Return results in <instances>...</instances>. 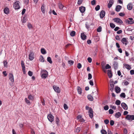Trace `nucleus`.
Listing matches in <instances>:
<instances>
[{
	"label": "nucleus",
	"mask_w": 134,
	"mask_h": 134,
	"mask_svg": "<svg viewBox=\"0 0 134 134\" xmlns=\"http://www.w3.org/2000/svg\"><path fill=\"white\" fill-rule=\"evenodd\" d=\"M125 118L130 121L134 120V115H127L125 117Z\"/></svg>",
	"instance_id": "nucleus-1"
},
{
	"label": "nucleus",
	"mask_w": 134,
	"mask_h": 134,
	"mask_svg": "<svg viewBox=\"0 0 134 134\" xmlns=\"http://www.w3.org/2000/svg\"><path fill=\"white\" fill-rule=\"evenodd\" d=\"M19 1H16L14 3L13 7L15 9H20V7L19 5Z\"/></svg>",
	"instance_id": "nucleus-2"
},
{
	"label": "nucleus",
	"mask_w": 134,
	"mask_h": 134,
	"mask_svg": "<svg viewBox=\"0 0 134 134\" xmlns=\"http://www.w3.org/2000/svg\"><path fill=\"white\" fill-rule=\"evenodd\" d=\"M126 22L129 24H132L133 23L134 21L133 19L132 18H128V19L126 20Z\"/></svg>",
	"instance_id": "nucleus-3"
},
{
	"label": "nucleus",
	"mask_w": 134,
	"mask_h": 134,
	"mask_svg": "<svg viewBox=\"0 0 134 134\" xmlns=\"http://www.w3.org/2000/svg\"><path fill=\"white\" fill-rule=\"evenodd\" d=\"M113 20L115 22L119 24H122L123 23V22L122 20L119 18H114Z\"/></svg>",
	"instance_id": "nucleus-4"
},
{
	"label": "nucleus",
	"mask_w": 134,
	"mask_h": 134,
	"mask_svg": "<svg viewBox=\"0 0 134 134\" xmlns=\"http://www.w3.org/2000/svg\"><path fill=\"white\" fill-rule=\"evenodd\" d=\"M43 72L44 73H42L41 75V77L43 79H45L48 76V72L47 71L44 70H43L42 72Z\"/></svg>",
	"instance_id": "nucleus-5"
},
{
	"label": "nucleus",
	"mask_w": 134,
	"mask_h": 134,
	"mask_svg": "<svg viewBox=\"0 0 134 134\" xmlns=\"http://www.w3.org/2000/svg\"><path fill=\"white\" fill-rule=\"evenodd\" d=\"M47 118L49 121L51 122H52L54 120V117L51 114H48L47 116Z\"/></svg>",
	"instance_id": "nucleus-6"
},
{
	"label": "nucleus",
	"mask_w": 134,
	"mask_h": 134,
	"mask_svg": "<svg viewBox=\"0 0 134 134\" xmlns=\"http://www.w3.org/2000/svg\"><path fill=\"white\" fill-rule=\"evenodd\" d=\"M53 87L55 92L58 93L60 92V90L58 87L54 85L53 86Z\"/></svg>",
	"instance_id": "nucleus-7"
},
{
	"label": "nucleus",
	"mask_w": 134,
	"mask_h": 134,
	"mask_svg": "<svg viewBox=\"0 0 134 134\" xmlns=\"http://www.w3.org/2000/svg\"><path fill=\"white\" fill-rule=\"evenodd\" d=\"M9 79L12 82H14V80L13 74L12 73H10L9 74Z\"/></svg>",
	"instance_id": "nucleus-8"
},
{
	"label": "nucleus",
	"mask_w": 134,
	"mask_h": 134,
	"mask_svg": "<svg viewBox=\"0 0 134 134\" xmlns=\"http://www.w3.org/2000/svg\"><path fill=\"white\" fill-rule=\"evenodd\" d=\"M58 6L59 8L60 9L63 10H65L66 9V7L64 6L61 3H59L58 4Z\"/></svg>",
	"instance_id": "nucleus-9"
},
{
	"label": "nucleus",
	"mask_w": 134,
	"mask_h": 134,
	"mask_svg": "<svg viewBox=\"0 0 134 134\" xmlns=\"http://www.w3.org/2000/svg\"><path fill=\"white\" fill-rule=\"evenodd\" d=\"M77 119L81 122H84L85 121L82 118L81 116V115H79L77 116Z\"/></svg>",
	"instance_id": "nucleus-10"
},
{
	"label": "nucleus",
	"mask_w": 134,
	"mask_h": 134,
	"mask_svg": "<svg viewBox=\"0 0 134 134\" xmlns=\"http://www.w3.org/2000/svg\"><path fill=\"white\" fill-rule=\"evenodd\" d=\"M89 115L90 118H92L93 117V111L92 109L91 108H90V109L88 111Z\"/></svg>",
	"instance_id": "nucleus-11"
},
{
	"label": "nucleus",
	"mask_w": 134,
	"mask_h": 134,
	"mask_svg": "<svg viewBox=\"0 0 134 134\" xmlns=\"http://www.w3.org/2000/svg\"><path fill=\"white\" fill-rule=\"evenodd\" d=\"M122 107L125 110L127 109L128 107L127 105L124 103H122L121 104Z\"/></svg>",
	"instance_id": "nucleus-12"
},
{
	"label": "nucleus",
	"mask_w": 134,
	"mask_h": 134,
	"mask_svg": "<svg viewBox=\"0 0 134 134\" xmlns=\"http://www.w3.org/2000/svg\"><path fill=\"white\" fill-rule=\"evenodd\" d=\"M34 53L32 52H31L29 54V59L30 60H32L34 59Z\"/></svg>",
	"instance_id": "nucleus-13"
},
{
	"label": "nucleus",
	"mask_w": 134,
	"mask_h": 134,
	"mask_svg": "<svg viewBox=\"0 0 134 134\" xmlns=\"http://www.w3.org/2000/svg\"><path fill=\"white\" fill-rule=\"evenodd\" d=\"M105 11L102 10L100 13V18L102 19L105 16Z\"/></svg>",
	"instance_id": "nucleus-14"
},
{
	"label": "nucleus",
	"mask_w": 134,
	"mask_h": 134,
	"mask_svg": "<svg viewBox=\"0 0 134 134\" xmlns=\"http://www.w3.org/2000/svg\"><path fill=\"white\" fill-rule=\"evenodd\" d=\"M121 41L123 44H125V45H126L127 44V41L126 38H122Z\"/></svg>",
	"instance_id": "nucleus-15"
},
{
	"label": "nucleus",
	"mask_w": 134,
	"mask_h": 134,
	"mask_svg": "<svg viewBox=\"0 0 134 134\" xmlns=\"http://www.w3.org/2000/svg\"><path fill=\"white\" fill-rule=\"evenodd\" d=\"M79 10L80 12L82 13L84 12L85 10V8L83 6H81L79 7Z\"/></svg>",
	"instance_id": "nucleus-16"
},
{
	"label": "nucleus",
	"mask_w": 134,
	"mask_h": 134,
	"mask_svg": "<svg viewBox=\"0 0 134 134\" xmlns=\"http://www.w3.org/2000/svg\"><path fill=\"white\" fill-rule=\"evenodd\" d=\"M113 66L115 69H117L118 67V64L117 62H114Z\"/></svg>",
	"instance_id": "nucleus-17"
},
{
	"label": "nucleus",
	"mask_w": 134,
	"mask_h": 134,
	"mask_svg": "<svg viewBox=\"0 0 134 134\" xmlns=\"http://www.w3.org/2000/svg\"><path fill=\"white\" fill-rule=\"evenodd\" d=\"M127 6V9L129 10H130L132 8L133 5L132 3H130L128 4Z\"/></svg>",
	"instance_id": "nucleus-18"
},
{
	"label": "nucleus",
	"mask_w": 134,
	"mask_h": 134,
	"mask_svg": "<svg viewBox=\"0 0 134 134\" xmlns=\"http://www.w3.org/2000/svg\"><path fill=\"white\" fill-rule=\"evenodd\" d=\"M124 66L127 69L130 70L131 68L130 65L127 64L125 63L124 64Z\"/></svg>",
	"instance_id": "nucleus-19"
},
{
	"label": "nucleus",
	"mask_w": 134,
	"mask_h": 134,
	"mask_svg": "<svg viewBox=\"0 0 134 134\" xmlns=\"http://www.w3.org/2000/svg\"><path fill=\"white\" fill-rule=\"evenodd\" d=\"M121 8V6L120 5H118L116 7L115 10L116 11L118 12L120 10Z\"/></svg>",
	"instance_id": "nucleus-20"
},
{
	"label": "nucleus",
	"mask_w": 134,
	"mask_h": 134,
	"mask_svg": "<svg viewBox=\"0 0 134 134\" xmlns=\"http://www.w3.org/2000/svg\"><path fill=\"white\" fill-rule=\"evenodd\" d=\"M4 13L6 14H8L9 13V8L7 7H5L4 9Z\"/></svg>",
	"instance_id": "nucleus-21"
},
{
	"label": "nucleus",
	"mask_w": 134,
	"mask_h": 134,
	"mask_svg": "<svg viewBox=\"0 0 134 134\" xmlns=\"http://www.w3.org/2000/svg\"><path fill=\"white\" fill-rule=\"evenodd\" d=\"M121 116V114L120 112H118L117 113H116L115 114V117L117 118H118L120 117Z\"/></svg>",
	"instance_id": "nucleus-22"
},
{
	"label": "nucleus",
	"mask_w": 134,
	"mask_h": 134,
	"mask_svg": "<svg viewBox=\"0 0 134 134\" xmlns=\"http://www.w3.org/2000/svg\"><path fill=\"white\" fill-rule=\"evenodd\" d=\"M81 37L82 40H84L86 39V36L84 33H82L81 35Z\"/></svg>",
	"instance_id": "nucleus-23"
},
{
	"label": "nucleus",
	"mask_w": 134,
	"mask_h": 134,
	"mask_svg": "<svg viewBox=\"0 0 134 134\" xmlns=\"http://www.w3.org/2000/svg\"><path fill=\"white\" fill-rule=\"evenodd\" d=\"M115 92L116 93H118L120 92V87H116L115 88Z\"/></svg>",
	"instance_id": "nucleus-24"
},
{
	"label": "nucleus",
	"mask_w": 134,
	"mask_h": 134,
	"mask_svg": "<svg viewBox=\"0 0 134 134\" xmlns=\"http://www.w3.org/2000/svg\"><path fill=\"white\" fill-rule=\"evenodd\" d=\"M108 75L109 78H111L112 76V73L111 71L110 70H108Z\"/></svg>",
	"instance_id": "nucleus-25"
},
{
	"label": "nucleus",
	"mask_w": 134,
	"mask_h": 134,
	"mask_svg": "<svg viewBox=\"0 0 134 134\" xmlns=\"http://www.w3.org/2000/svg\"><path fill=\"white\" fill-rule=\"evenodd\" d=\"M41 53L43 54H46V52L45 49L44 48H42L41 49Z\"/></svg>",
	"instance_id": "nucleus-26"
},
{
	"label": "nucleus",
	"mask_w": 134,
	"mask_h": 134,
	"mask_svg": "<svg viewBox=\"0 0 134 134\" xmlns=\"http://www.w3.org/2000/svg\"><path fill=\"white\" fill-rule=\"evenodd\" d=\"M87 98L88 99L91 101H92L93 100V97L90 95H88Z\"/></svg>",
	"instance_id": "nucleus-27"
},
{
	"label": "nucleus",
	"mask_w": 134,
	"mask_h": 134,
	"mask_svg": "<svg viewBox=\"0 0 134 134\" xmlns=\"http://www.w3.org/2000/svg\"><path fill=\"white\" fill-rule=\"evenodd\" d=\"M41 10L42 12L43 13H44L45 11L44 10V4H42L41 7Z\"/></svg>",
	"instance_id": "nucleus-28"
},
{
	"label": "nucleus",
	"mask_w": 134,
	"mask_h": 134,
	"mask_svg": "<svg viewBox=\"0 0 134 134\" xmlns=\"http://www.w3.org/2000/svg\"><path fill=\"white\" fill-rule=\"evenodd\" d=\"M77 90L78 91V93L80 94H81L82 93L81 89L80 87H78L77 88Z\"/></svg>",
	"instance_id": "nucleus-29"
},
{
	"label": "nucleus",
	"mask_w": 134,
	"mask_h": 134,
	"mask_svg": "<svg viewBox=\"0 0 134 134\" xmlns=\"http://www.w3.org/2000/svg\"><path fill=\"white\" fill-rule=\"evenodd\" d=\"M76 34L75 31H72L70 33V36L72 37H73L75 36Z\"/></svg>",
	"instance_id": "nucleus-30"
},
{
	"label": "nucleus",
	"mask_w": 134,
	"mask_h": 134,
	"mask_svg": "<svg viewBox=\"0 0 134 134\" xmlns=\"http://www.w3.org/2000/svg\"><path fill=\"white\" fill-rule=\"evenodd\" d=\"M28 98L29 100H33L34 99V97L33 96H32V95L30 94L29 96L28 97Z\"/></svg>",
	"instance_id": "nucleus-31"
},
{
	"label": "nucleus",
	"mask_w": 134,
	"mask_h": 134,
	"mask_svg": "<svg viewBox=\"0 0 134 134\" xmlns=\"http://www.w3.org/2000/svg\"><path fill=\"white\" fill-rule=\"evenodd\" d=\"M47 61L49 63L51 64L52 63L51 58L50 57H48L47 58Z\"/></svg>",
	"instance_id": "nucleus-32"
},
{
	"label": "nucleus",
	"mask_w": 134,
	"mask_h": 134,
	"mask_svg": "<svg viewBox=\"0 0 134 134\" xmlns=\"http://www.w3.org/2000/svg\"><path fill=\"white\" fill-rule=\"evenodd\" d=\"M39 60L40 62H44V60L43 57L42 55L40 56Z\"/></svg>",
	"instance_id": "nucleus-33"
},
{
	"label": "nucleus",
	"mask_w": 134,
	"mask_h": 134,
	"mask_svg": "<svg viewBox=\"0 0 134 134\" xmlns=\"http://www.w3.org/2000/svg\"><path fill=\"white\" fill-rule=\"evenodd\" d=\"M74 63L73 61L72 60H69L68 61V63L70 65H72Z\"/></svg>",
	"instance_id": "nucleus-34"
},
{
	"label": "nucleus",
	"mask_w": 134,
	"mask_h": 134,
	"mask_svg": "<svg viewBox=\"0 0 134 134\" xmlns=\"http://www.w3.org/2000/svg\"><path fill=\"white\" fill-rule=\"evenodd\" d=\"M110 27L112 28H114L115 26V25L113 23H110Z\"/></svg>",
	"instance_id": "nucleus-35"
},
{
	"label": "nucleus",
	"mask_w": 134,
	"mask_h": 134,
	"mask_svg": "<svg viewBox=\"0 0 134 134\" xmlns=\"http://www.w3.org/2000/svg\"><path fill=\"white\" fill-rule=\"evenodd\" d=\"M81 130V129L80 127H78L76 128L75 130V131L76 132H79Z\"/></svg>",
	"instance_id": "nucleus-36"
},
{
	"label": "nucleus",
	"mask_w": 134,
	"mask_h": 134,
	"mask_svg": "<svg viewBox=\"0 0 134 134\" xmlns=\"http://www.w3.org/2000/svg\"><path fill=\"white\" fill-rule=\"evenodd\" d=\"M101 132L102 134H107V132L104 130L103 129L101 131Z\"/></svg>",
	"instance_id": "nucleus-37"
},
{
	"label": "nucleus",
	"mask_w": 134,
	"mask_h": 134,
	"mask_svg": "<svg viewBox=\"0 0 134 134\" xmlns=\"http://www.w3.org/2000/svg\"><path fill=\"white\" fill-rule=\"evenodd\" d=\"M120 103L121 102L120 100H116L115 102V104L118 105H119L120 104Z\"/></svg>",
	"instance_id": "nucleus-38"
},
{
	"label": "nucleus",
	"mask_w": 134,
	"mask_h": 134,
	"mask_svg": "<svg viewBox=\"0 0 134 134\" xmlns=\"http://www.w3.org/2000/svg\"><path fill=\"white\" fill-rule=\"evenodd\" d=\"M105 64L106 63L105 62H104V61L102 62H101V65H102V68H105Z\"/></svg>",
	"instance_id": "nucleus-39"
},
{
	"label": "nucleus",
	"mask_w": 134,
	"mask_h": 134,
	"mask_svg": "<svg viewBox=\"0 0 134 134\" xmlns=\"http://www.w3.org/2000/svg\"><path fill=\"white\" fill-rule=\"evenodd\" d=\"M120 97H121L125 98V95L124 93H122L120 95Z\"/></svg>",
	"instance_id": "nucleus-40"
},
{
	"label": "nucleus",
	"mask_w": 134,
	"mask_h": 134,
	"mask_svg": "<svg viewBox=\"0 0 134 134\" xmlns=\"http://www.w3.org/2000/svg\"><path fill=\"white\" fill-rule=\"evenodd\" d=\"M102 31V27L100 26H99L97 28V31L98 32H100Z\"/></svg>",
	"instance_id": "nucleus-41"
},
{
	"label": "nucleus",
	"mask_w": 134,
	"mask_h": 134,
	"mask_svg": "<svg viewBox=\"0 0 134 134\" xmlns=\"http://www.w3.org/2000/svg\"><path fill=\"white\" fill-rule=\"evenodd\" d=\"M25 100L26 103L27 104H30V101L28 100L27 98H25Z\"/></svg>",
	"instance_id": "nucleus-42"
},
{
	"label": "nucleus",
	"mask_w": 134,
	"mask_h": 134,
	"mask_svg": "<svg viewBox=\"0 0 134 134\" xmlns=\"http://www.w3.org/2000/svg\"><path fill=\"white\" fill-rule=\"evenodd\" d=\"M100 8V6L99 5H97L95 8V10L97 11Z\"/></svg>",
	"instance_id": "nucleus-43"
},
{
	"label": "nucleus",
	"mask_w": 134,
	"mask_h": 134,
	"mask_svg": "<svg viewBox=\"0 0 134 134\" xmlns=\"http://www.w3.org/2000/svg\"><path fill=\"white\" fill-rule=\"evenodd\" d=\"M21 65L22 67V68H25V65L24 62L22 60L21 62Z\"/></svg>",
	"instance_id": "nucleus-44"
},
{
	"label": "nucleus",
	"mask_w": 134,
	"mask_h": 134,
	"mask_svg": "<svg viewBox=\"0 0 134 134\" xmlns=\"http://www.w3.org/2000/svg\"><path fill=\"white\" fill-rule=\"evenodd\" d=\"M105 68L106 69H109L111 68V66L108 64H107L105 66Z\"/></svg>",
	"instance_id": "nucleus-45"
},
{
	"label": "nucleus",
	"mask_w": 134,
	"mask_h": 134,
	"mask_svg": "<svg viewBox=\"0 0 134 134\" xmlns=\"http://www.w3.org/2000/svg\"><path fill=\"white\" fill-rule=\"evenodd\" d=\"M3 64L4 67H7V62L6 61L4 60L3 62Z\"/></svg>",
	"instance_id": "nucleus-46"
},
{
	"label": "nucleus",
	"mask_w": 134,
	"mask_h": 134,
	"mask_svg": "<svg viewBox=\"0 0 134 134\" xmlns=\"http://www.w3.org/2000/svg\"><path fill=\"white\" fill-rule=\"evenodd\" d=\"M83 0H78L77 2V4L79 5L81 4L82 3Z\"/></svg>",
	"instance_id": "nucleus-47"
},
{
	"label": "nucleus",
	"mask_w": 134,
	"mask_h": 134,
	"mask_svg": "<svg viewBox=\"0 0 134 134\" xmlns=\"http://www.w3.org/2000/svg\"><path fill=\"white\" fill-rule=\"evenodd\" d=\"M109 113L110 114H112L113 113L114 111L112 109H110L109 110Z\"/></svg>",
	"instance_id": "nucleus-48"
},
{
	"label": "nucleus",
	"mask_w": 134,
	"mask_h": 134,
	"mask_svg": "<svg viewBox=\"0 0 134 134\" xmlns=\"http://www.w3.org/2000/svg\"><path fill=\"white\" fill-rule=\"evenodd\" d=\"M64 107L65 110H66L68 109V107L67 105L65 104H64Z\"/></svg>",
	"instance_id": "nucleus-49"
},
{
	"label": "nucleus",
	"mask_w": 134,
	"mask_h": 134,
	"mask_svg": "<svg viewBox=\"0 0 134 134\" xmlns=\"http://www.w3.org/2000/svg\"><path fill=\"white\" fill-rule=\"evenodd\" d=\"M89 83L90 85L92 86H93V85L94 84H93V81L92 80H90V81L89 82Z\"/></svg>",
	"instance_id": "nucleus-50"
},
{
	"label": "nucleus",
	"mask_w": 134,
	"mask_h": 134,
	"mask_svg": "<svg viewBox=\"0 0 134 134\" xmlns=\"http://www.w3.org/2000/svg\"><path fill=\"white\" fill-rule=\"evenodd\" d=\"M81 67L82 65L80 63H79L77 65V68L78 69H80L81 68Z\"/></svg>",
	"instance_id": "nucleus-51"
},
{
	"label": "nucleus",
	"mask_w": 134,
	"mask_h": 134,
	"mask_svg": "<svg viewBox=\"0 0 134 134\" xmlns=\"http://www.w3.org/2000/svg\"><path fill=\"white\" fill-rule=\"evenodd\" d=\"M104 123L106 124H107L109 122V120L108 119H106L104 121Z\"/></svg>",
	"instance_id": "nucleus-52"
},
{
	"label": "nucleus",
	"mask_w": 134,
	"mask_h": 134,
	"mask_svg": "<svg viewBox=\"0 0 134 134\" xmlns=\"http://www.w3.org/2000/svg\"><path fill=\"white\" fill-rule=\"evenodd\" d=\"M26 19H25V17H24L22 20V22L23 23H25L26 22Z\"/></svg>",
	"instance_id": "nucleus-53"
},
{
	"label": "nucleus",
	"mask_w": 134,
	"mask_h": 134,
	"mask_svg": "<svg viewBox=\"0 0 134 134\" xmlns=\"http://www.w3.org/2000/svg\"><path fill=\"white\" fill-rule=\"evenodd\" d=\"M29 29H31L32 28V25L30 23H28L27 25Z\"/></svg>",
	"instance_id": "nucleus-54"
},
{
	"label": "nucleus",
	"mask_w": 134,
	"mask_h": 134,
	"mask_svg": "<svg viewBox=\"0 0 134 134\" xmlns=\"http://www.w3.org/2000/svg\"><path fill=\"white\" fill-rule=\"evenodd\" d=\"M92 78V76L91 74L90 73L88 74V80H90V79H91Z\"/></svg>",
	"instance_id": "nucleus-55"
},
{
	"label": "nucleus",
	"mask_w": 134,
	"mask_h": 134,
	"mask_svg": "<svg viewBox=\"0 0 134 134\" xmlns=\"http://www.w3.org/2000/svg\"><path fill=\"white\" fill-rule=\"evenodd\" d=\"M87 60L88 62L89 63H91V62L92 61V59L90 57H88V58L87 59Z\"/></svg>",
	"instance_id": "nucleus-56"
},
{
	"label": "nucleus",
	"mask_w": 134,
	"mask_h": 134,
	"mask_svg": "<svg viewBox=\"0 0 134 134\" xmlns=\"http://www.w3.org/2000/svg\"><path fill=\"white\" fill-rule=\"evenodd\" d=\"M104 109L106 110H107L109 109L108 106L107 105H106L104 107Z\"/></svg>",
	"instance_id": "nucleus-57"
},
{
	"label": "nucleus",
	"mask_w": 134,
	"mask_h": 134,
	"mask_svg": "<svg viewBox=\"0 0 134 134\" xmlns=\"http://www.w3.org/2000/svg\"><path fill=\"white\" fill-rule=\"evenodd\" d=\"M59 121V118L58 117H57L56 118V123L57 124H58V123Z\"/></svg>",
	"instance_id": "nucleus-58"
},
{
	"label": "nucleus",
	"mask_w": 134,
	"mask_h": 134,
	"mask_svg": "<svg viewBox=\"0 0 134 134\" xmlns=\"http://www.w3.org/2000/svg\"><path fill=\"white\" fill-rule=\"evenodd\" d=\"M114 121L113 120H111L110 121V124L111 126H113L114 124Z\"/></svg>",
	"instance_id": "nucleus-59"
},
{
	"label": "nucleus",
	"mask_w": 134,
	"mask_h": 134,
	"mask_svg": "<svg viewBox=\"0 0 134 134\" xmlns=\"http://www.w3.org/2000/svg\"><path fill=\"white\" fill-rule=\"evenodd\" d=\"M28 75L30 76H32V72L31 71H29L28 72Z\"/></svg>",
	"instance_id": "nucleus-60"
},
{
	"label": "nucleus",
	"mask_w": 134,
	"mask_h": 134,
	"mask_svg": "<svg viewBox=\"0 0 134 134\" xmlns=\"http://www.w3.org/2000/svg\"><path fill=\"white\" fill-rule=\"evenodd\" d=\"M91 4L92 5H94L96 4V1L95 0H93L91 2Z\"/></svg>",
	"instance_id": "nucleus-61"
},
{
	"label": "nucleus",
	"mask_w": 134,
	"mask_h": 134,
	"mask_svg": "<svg viewBox=\"0 0 134 134\" xmlns=\"http://www.w3.org/2000/svg\"><path fill=\"white\" fill-rule=\"evenodd\" d=\"M130 74L131 75L134 74V70H131L130 71Z\"/></svg>",
	"instance_id": "nucleus-62"
},
{
	"label": "nucleus",
	"mask_w": 134,
	"mask_h": 134,
	"mask_svg": "<svg viewBox=\"0 0 134 134\" xmlns=\"http://www.w3.org/2000/svg\"><path fill=\"white\" fill-rule=\"evenodd\" d=\"M114 83H113V82H110V85L111 87H114Z\"/></svg>",
	"instance_id": "nucleus-63"
},
{
	"label": "nucleus",
	"mask_w": 134,
	"mask_h": 134,
	"mask_svg": "<svg viewBox=\"0 0 134 134\" xmlns=\"http://www.w3.org/2000/svg\"><path fill=\"white\" fill-rule=\"evenodd\" d=\"M25 11H26V9H24L23 10L22 13H21V14L22 15H24L25 14Z\"/></svg>",
	"instance_id": "nucleus-64"
}]
</instances>
